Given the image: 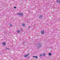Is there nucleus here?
<instances>
[{"label":"nucleus","mask_w":60,"mask_h":60,"mask_svg":"<svg viewBox=\"0 0 60 60\" xmlns=\"http://www.w3.org/2000/svg\"><path fill=\"white\" fill-rule=\"evenodd\" d=\"M38 48L39 49H40L41 47L42 46V45L41 43H38Z\"/></svg>","instance_id":"nucleus-1"},{"label":"nucleus","mask_w":60,"mask_h":60,"mask_svg":"<svg viewBox=\"0 0 60 60\" xmlns=\"http://www.w3.org/2000/svg\"><path fill=\"white\" fill-rule=\"evenodd\" d=\"M17 15H19L20 16H23V14L22 13H18L17 14Z\"/></svg>","instance_id":"nucleus-2"},{"label":"nucleus","mask_w":60,"mask_h":60,"mask_svg":"<svg viewBox=\"0 0 60 60\" xmlns=\"http://www.w3.org/2000/svg\"><path fill=\"white\" fill-rule=\"evenodd\" d=\"M29 55V54L28 53L27 55H25L24 56V57H27V56H28Z\"/></svg>","instance_id":"nucleus-3"},{"label":"nucleus","mask_w":60,"mask_h":60,"mask_svg":"<svg viewBox=\"0 0 60 60\" xmlns=\"http://www.w3.org/2000/svg\"><path fill=\"white\" fill-rule=\"evenodd\" d=\"M39 18H40V19H41L42 18V16L41 15H40L39 16Z\"/></svg>","instance_id":"nucleus-4"},{"label":"nucleus","mask_w":60,"mask_h":60,"mask_svg":"<svg viewBox=\"0 0 60 60\" xmlns=\"http://www.w3.org/2000/svg\"><path fill=\"white\" fill-rule=\"evenodd\" d=\"M41 33L42 34H43L44 33V30H42L41 31Z\"/></svg>","instance_id":"nucleus-5"},{"label":"nucleus","mask_w":60,"mask_h":60,"mask_svg":"<svg viewBox=\"0 0 60 60\" xmlns=\"http://www.w3.org/2000/svg\"><path fill=\"white\" fill-rule=\"evenodd\" d=\"M33 57H35V58H36L37 59V58H38V57L37 56H33Z\"/></svg>","instance_id":"nucleus-6"},{"label":"nucleus","mask_w":60,"mask_h":60,"mask_svg":"<svg viewBox=\"0 0 60 60\" xmlns=\"http://www.w3.org/2000/svg\"><path fill=\"white\" fill-rule=\"evenodd\" d=\"M2 45H4H4H5V43L4 42V43H2Z\"/></svg>","instance_id":"nucleus-7"},{"label":"nucleus","mask_w":60,"mask_h":60,"mask_svg":"<svg viewBox=\"0 0 60 60\" xmlns=\"http://www.w3.org/2000/svg\"><path fill=\"white\" fill-rule=\"evenodd\" d=\"M17 32L18 33H20V31L19 30H18L17 31Z\"/></svg>","instance_id":"nucleus-8"},{"label":"nucleus","mask_w":60,"mask_h":60,"mask_svg":"<svg viewBox=\"0 0 60 60\" xmlns=\"http://www.w3.org/2000/svg\"><path fill=\"white\" fill-rule=\"evenodd\" d=\"M49 56H51V53H49Z\"/></svg>","instance_id":"nucleus-9"},{"label":"nucleus","mask_w":60,"mask_h":60,"mask_svg":"<svg viewBox=\"0 0 60 60\" xmlns=\"http://www.w3.org/2000/svg\"><path fill=\"white\" fill-rule=\"evenodd\" d=\"M22 26H25V24H22Z\"/></svg>","instance_id":"nucleus-10"},{"label":"nucleus","mask_w":60,"mask_h":60,"mask_svg":"<svg viewBox=\"0 0 60 60\" xmlns=\"http://www.w3.org/2000/svg\"><path fill=\"white\" fill-rule=\"evenodd\" d=\"M6 49H9L8 48H7V47L6 48Z\"/></svg>","instance_id":"nucleus-11"},{"label":"nucleus","mask_w":60,"mask_h":60,"mask_svg":"<svg viewBox=\"0 0 60 60\" xmlns=\"http://www.w3.org/2000/svg\"><path fill=\"white\" fill-rule=\"evenodd\" d=\"M43 56H45V53L43 54Z\"/></svg>","instance_id":"nucleus-12"},{"label":"nucleus","mask_w":60,"mask_h":60,"mask_svg":"<svg viewBox=\"0 0 60 60\" xmlns=\"http://www.w3.org/2000/svg\"><path fill=\"white\" fill-rule=\"evenodd\" d=\"M11 26H12L11 24L10 25V27H11Z\"/></svg>","instance_id":"nucleus-13"},{"label":"nucleus","mask_w":60,"mask_h":60,"mask_svg":"<svg viewBox=\"0 0 60 60\" xmlns=\"http://www.w3.org/2000/svg\"><path fill=\"white\" fill-rule=\"evenodd\" d=\"M28 28H31V26H29Z\"/></svg>","instance_id":"nucleus-14"},{"label":"nucleus","mask_w":60,"mask_h":60,"mask_svg":"<svg viewBox=\"0 0 60 60\" xmlns=\"http://www.w3.org/2000/svg\"><path fill=\"white\" fill-rule=\"evenodd\" d=\"M56 2H58V0H56Z\"/></svg>","instance_id":"nucleus-15"},{"label":"nucleus","mask_w":60,"mask_h":60,"mask_svg":"<svg viewBox=\"0 0 60 60\" xmlns=\"http://www.w3.org/2000/svg\"><path fill=\"white\" fill-rule=\"evenodd\" d=\"M59 3H60V0H59V1H58Z\"/></svg>","instance_id":"nucleus-16"},{"label":"nucleus","mask_w":60,"mask_h":60,"mask_svg":"<svg viewBox=\"0 0 60 60\" xmlns=\"http://www.w3.org/2000/svg\"><path fill=\"white\" fill-rule=\"evenodd\" d=\"M42 56V54H41V55H40V56Z\"/></svg>","instance_id":"nucleus-17"},{"label":"nucleus","mask_w":60,"mask_h":60,"mask_svg":"<svg viewBox=\"0 0 60 60\" xmlns=\"http://www.w3.org/2000/svg\"><path fill=\"white\" fill-rule=\"evenodd\" d=\"M14 8H15H15H16V7H14Z\"/></svg>","instance_id":"nucleus-18"},{"label":"nucleus","mask_w":60,"mask_h":60,"mask_svg":"<svg viewBox=\"0 0 60 60\" xmlns=\"http://www.w3.org/2000/svg\"><path fill=\"white\" fill-rule=\"evenodd\" d=\"M21 31H23V29H21Z\"/></svg>","instance_id":"nucleus-19"}]
</instances>
